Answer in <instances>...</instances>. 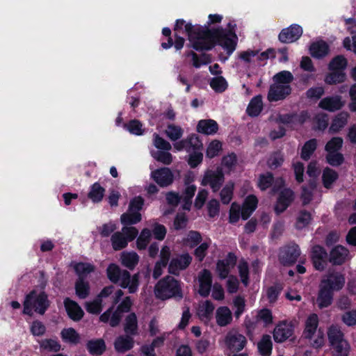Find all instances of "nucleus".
<instances>
[{"label":"nucleus","mask_w":356,"mask_h":356,"mask_svg":"<svg viewBox=\"0 0 356 356\" xmlns=\"http://www.w3.org/2000/svg\"><path fill=\"white\" fill-rule=\"evenodd\" d=\"M235 26V24H229V31L221 29L204 31L195 29L192 24H186L185 29L188 40L195 50H209L217 43L227 51L228 55H231L236 45L237 38L234 31Z\"/></svg>","instance_id":"obj_1"},{"label":"nucleus","mask_w":356,"mask_h":356,"mask_svg":"<svg viewBox=\"0 0 356 356\" xmlns=\"http://www.w3.org/2000/svg\"><path fill=\"white\" fill-rule=\"evenodd\" d=\"M327 337L334 355L348 356L350 346L339 327L330 326L327 331Z\"/></svg>","instance_id":"obj_2"},{"label":"nucleus","mask_w":356,"mask_h":356,"mask_svg":"<svg viewBox=\"0 0 356 356\" xmlns=\"http://www.w3.org/2000/svg\"><path fill=\"white\" fill-rule=\"evenodd\" d=\"M154 294L161 300L182 296L178 281L171 276H166L158 282L154 287Z\"/></svg>","instance_id":"obj_3"},{"label":"nucleus","mask_w":356,"mask_h":356,"mask_svg":"<svg viewBox=\"0 0 356 356\" xmlns=\"http://www.w3.org/2000/svg\"><path fill=\"white\" fill-rule=\"evenodd\" d=\"M49 305L47 296L44 293L33 291L25 298L23 313L31 316L34 310L40 314H44Z\"/></svg>","instance_id":"obj_4"},{"label":"nucleus","mask_w":356,"mask_h":356,"mask_svg":"<svg viewBox=\"0 0 356 356\" xmlns=\"http://www.w3.org/2000/svg\"><path fill=\"white\" fill-rule=\"evenodd\" d=\"M143 204L144 200L141 197L138 196L133 198L129 203L127 211L121 216V222L124 225L139 222L142 219L140 211L142 209Z\"/></svg>","instance_id":"obj_5"},{"label":"nucleus","mask_w":356,"mask_h":356,"mask_svg":"<svg viewBox=\"0 0 356 356\" xmlns=\"http://www.w3.org/2000/svg\"><path fill=\"white\" fill-rule=\"evenodd\" d=\"M345 282L346 280L343 274L332 270L323 276L320 284L333 291H337L343 287Z\"/></svg>","instance_id":"obj_6"},{"label":"nucleus","mask_w":356,"mask_h":356,"mask_svg":"<svg viewBox=\"0 0 356 356\" xmlns=\"http://www.w3.org/2000/svg\"><path fill=\"white\" fill-rule=\"evenodd\" d=\"M224 182V175L222 169L218 168L215 170H207L202 180V185H209L213 192H217Z\"/></svg>","instance_id":"obj_7"},{"label":"nucleus","mask_w":356,"mask_h":356,"mask_svg":"<svg viewBox=\"0 0 356 356\" xmlns=\"http://www.w3.org/2000/svg\"><path fill=\"white\" fill-rule=\"evenodd\" d=\"M192 257L188 253L178 255L170 261L168 271L177 275L181 270H185L190 265Z\"/></svg>","instance_id":"obj_8"},{"label":"nucleus","mask_w":356,"mask_h":356,"mask_svg":"<svg viewBox=\"0 0 356 356\" xmlns=\"http://www.w3.org/2000/svg\"><path fill=\"white\" fill-rule=\"evenodd\" d=\"M284 184V181L282 178H277L274 180L273 175L270 172L262 174L259 176L258 180V186L261 191H265L270 186H273L274 192L280 190Z\"/></svg>","instance_id":"obj_9"},{"label":"nucleus","mask_w":356,"mask_h":356,"mask_svg":"<svg viewBox=\"0 0 356 356\" xmlns=\"http://www.w3.org/2000/svg\"><path fill=\"white\" fill-rule=\"evenodd\" d=\"M236 257L234 254L229 253L223 259L216 264V272L220 279L227 277L230 270L235 266Z\"/></svg>","instance_id":"obj_10"},{"label":"nucleus","mask_w":356,"mask_h":356,"mask_svg":"<svg viewBox=\"0 0 356 356\" xmlns=\"http://www.w3.org/2000/svg\"><path fill=\"white\" fill-rule=\"evenodd\" d=\"M151 177L161 187H167L172 184L174 175L168 168H163L152 172Z\"/></svg>","instance_id":"obj_11"},{"label":"nucleus","mask_w":356,"mask_h":356,"mask_svg":"<svg viewBox=\"0 0 356 356\" xmlns=\"http://www.w3.org/2000/svg\"><path fill=\"white\" fill-rule=\"evenodd\" d=\"M294 200V193L289 188H283L279 193L275 211L277 213L284 211Z\"/></svg>","instance_id":"obj_12"},{"label":"nucleus","mask_w":356,"mask_h":356,"mask_svg":"<svg viewBox=\"0 0 356 356\" xmlns=\"http://www.w3.org/2000/svg\"><path fill=\"white\" fill-rule=\"evenodd\" d=\"M302 34V27L298 24H293L280 32L279 40L283 43H291L297 40Z\"/></svg>","instance_id":"obj_13"},{"label":"nucleus","mask_w":356,"mask_h":356,"mask_svg":"<svg viewBox=\"0 0 356 356\" xmlns=\"http://www.w3.org/2000/svg\"><path fill=\"white\" fill-rule=\"evenodd\" d=\"M225 343L230 350L239 351L245 347L246 339L236 331H230L225 337Z\"/></svg>","instance_id":"obj_14"},{"label":"nucleus","mask_w":356,"mask_h":356,"mask_svg":"<svg viewBox=\"0 0 356 356\" xmlns=\"http://www.w3.org/2000/svg\"><path fill=\"white\" fill-rule=\"evenodd\" d=\"M289 85H283L274 83L268 91V99L270 102H275L284 99L291 92Z\"/></svg>","instance_id":"obj_15"},{"label":"nucleus","mask_w":356,"mask_h":356,"mask_svg":"<svg viewBox=\"0 0 356 356\" xmlns=\"http://www.w3.org/2000/svg\"><path fill=\"white\" fill-rule=\"evenodd\" d=\"M198 293L203 297L209 295L212 284V275L209 270L204 269L198 274Z\"/></svg>","instance_id":"obj_16"},{"label":"nucleus","mask_w":356,"mask_h":356,"mask_svg":"<svg viewBox=\"0 0 356 356\" xmlns=\"http://www.w3.org/2000/svg\"><path fill=\"white\" fill-rule=\"evenodd\" d=\"M293 334V327L291 323L283 321L275 328L273 337L276 342L281 343L289 338Z\"/></svg>","instance_id":"obj_17"},{"label":"nucleus","mask_w":356,"mask_h":356,"mask_svg":"<svg viewBox=\"0 0 356 356\" xmlns=\"http://www.w3.org/2000/svg\"><path fill=\"white\" fill-rule=\"evenodd\" d=\"M300 254V252L298 245L291 244L281 252L280 259L284 265H289L296 262Z\"/></svg>","instance_id":"obj_18"},{"label":"nucleus","mask_w":356,"mask_h":356,"mask_svg":"<svg viewBox=\"0 0 356 356\" xmlns=\"http://www.w3.org/2000/svg\"><path fill=\"white\" fill-rule=\"evenodd\" d=\"M118 284L121 287L128 289L129 293H134L137 291L139 284L138 275L135 274L131 276L128 271L124 272Z\"/></svg>","instance_id":"obj_19"},{"label":"nucleus","mask_w":356,"mask_h":356,"mask_svg":"<svg viewBox=\"0 0 356 356\" xmlns=\"http://www.w3.org/2000/svg\"><path fill=\"white\" fill-rule=\"evenodd\" d=\"M318 105L319 107L324 110L334 112L341 108L344 103L341 99V97L337 95L323 98L321 100Z\"/></svg>","instance_id":"obj_20"},{"label":"nucleus","mask_w":356,"mask_h":356,"mask_svg":"<svg viewBox=\"0 0 356 356\" xmlns=\"http://www.w3.org/2000/svg\"><path fill=\"white\" fill-rule=\"evenodd\" d=\"M334 291L329 289V288L319 284V291L316 302L320 308L327 307L330 306L333 300Z\"/></svg>","instance_id":"obj_21"},{"label":"nucleus","mask_w":356,"mask_h":356,"mask_svg":"<svg viewBox=\"0 0 356 356\" xmlns=\"http://www.w3.org/2000/svg\"><path fill=\"white\" fill-rule=\"evenodd\" d=\"M64 305L69 317L74 321L81 320L83 316V311L81 307L70 298H65Z\"/></svg>","instance_id":"obj_22"},{"label":"nucleus","mask_w":356,"mask_h":356,"mask_svg":"<svg viewBox=\"0 0 356 356\" xmlns=\"http://www.w3.org/2000/svg\"><path fill=\"white\" fill-rule=\"evenodd\" d=\"M218 131V123L211 119L201 120L197 125V131L204 135H214Z\"/></svg>","instance_id":"obj_23"},{"label":"nucleus","mask_w":356,"mask_h":356,"mask_svg":"<svg viewBox=\"0 0 356 356\" xmlns=\"http://www.w3.org/2000/svg\"><path fill=\"white\" fill-rule=\"evenodd\" d=\"M318 317L316 314L309 315L305 321L303 335L305 338H312L314 334L318 332Z\"/></svg>","instance_id":"obj_24"},{"label":"nucleus","mask_w":356,"mask_h":356,"mask_svg":"<svg viewBox=\"0 0 356 356\" xmlns=\"http://www.w3.org/2000/svg\"><path fill=\"white\" fill-rule=\"evenodd\" d=\"M348 258V250L341 245L336 246L330 252V260L334 264L340 265L345 262Z\"/></svg>","instance_id":"obj_25"},{"label":"nucleus","mask_w":356,"mask_h":356,"mask_svg":"<svg viewBox=\"0 0 356 356\" xmlns=\"http://www.w3.org/2000/svg\"><path fill=\"white\" fill-rule=\"evenodd\" d=\"M258 204L257 198L254 195L248 196L242 207L241 217L243 220L248 219L256 209Z\"/></svg>","instance_id":"obj_26"},{"label":"nucleus","mask_w":356,"mask_h":356,"mask_svg":"<svg viewBox=\"0 0 356 356\" xmlns=\"http://www.w3.org/2000/svg\"><path fill=\"white\" fill-rule=\"evenodd\" d=\"M217 324L220 327L229 325L232 321V314L227 307H220L216 312Z\"/></svg>","instance_id":"obj_27"},{"label":"nucleus","mask_w":356,"mask_h":356,"mask_svg":"<svg viewBox=\"0 0 356 356\" xmlns=\"http://www.w3.org/2000/svg\"><path fill=\"white\" fill-rule=\"evenodd\" d=\"M113 306L103 313L100 316L99 319L102 322L109 323L111 326L115 327L119 324L122 316L118 309L113 312Z\"/></svg>","instance_id":"obj_28"},{"label":"nucleus","mask_w":356,"mask_h":356,"mask_svg":"<svg viewBox=\"0 0 356 356\" xmlns=\"http://www.w3.org/2000/svg\"><path fill=\"white\" fill-rule=\"evenodd\" d=\"M309 51L313 57L320 58L328 54L329 47L325 42L320 40L311 44Z\"/></svg>","instance_id":"obj_29"},{"label":"nucleus","mask_w":356,"mask_h":356,"mask_svg":"<svg viewBox=\"0 0 356 356\" xmlns=\"http://www.w3.org/2000/svg\"><path fill=\"white\" fill-rule=\"evenodd\" d=\"M114 346L116 351L124 353L134 346L133 338L130 336H120L116 339Z\"/></svg>","instance_id":"obj_30"},{"label":"nucleus","mask_w":356,"mask_h":356,"mask_svg":"<svg viewBox=\"0 0 356 356\" xmlns=\"http://www.w3.org/2000/svg\"><path fill=\"white\" fill-rule=\"evenodd\" d=\"M60 337L64 342L74 345L79 343L81 339L79 334L72 327L62 330Z\"/></svg>","instance_id":"obj_31"},{"label":"nucleus","mask_w":356,"mask_h":356,"mask_svg":"<svg viewBox=\"0 0 356 356\" xmlns=\"http://www.w3.org/2000/svg\"><path fill=\"white\" fill-rule=\"evenodd\" d=\"M120 259L122 264L129 269L134 268L139 261V257L135 252H123Z\"/></svg>","instance_id":"obj_32"},{"label":"nucleus","mask_w":356,"mask_h":356,"mask_svg":"<svg viewBox=\"0 0 356 356\" xmlns=\"http://www.w3.org/2000/svg\"><path fill=\"white\" fill-rule=\"evenodd\" d=\"M262 108L263 102L261 96L257 95L251 99L248 106L246 111L248 115L255 117L259 115Z\"/></svg>","instance_id":"obj_33"},{"label":"nucleus","mask_w":356,"mask_h":356,"mask_svg":"<svg viewBox=\"0 0 356 356\" xmlns=\"http://www.w3.org/2000/svg\"><path fill=\"white\" fill-rule=\"evenodd\" d=\"M124 332L129 335H135L138 330V321L136 315L131 313L127 316L124 323Z\"/></svg>","instance_id":"obj_34"},{"label":"nucleus","mask_w":356,"mask_h":356,"mask_svg":"<svg viewBox=\"0 0 356 356\" xmlns=\"http://www.w3.org/2000/svg\"><path fill=\"white\" fill-rule=\"evenodd\" d=\"M213 310L214 306L212 302L207 300L199 305L197 309V315L201 320L208 321L210 319Z\"/></svg>","instance_id":"obj_35"},{"label":"nucleus","mask_w":356,"mask_h":356,"mask_svg":"<svg viewBox=\"0 0 356 356\" xmlns=\"http://www.w3.org/2000/svg\"><path fill=\"white\" fill-rule=\"evenodd\" d=\"M127 271L126 270H121L115 264H110L106 270L108 279L114 284H118L122 280L123 273Z\"/></svg>","instance_id":"obj_36"},{"label":"nucleus","mask_w":356,"mask_h":356,"mask_svg":"<svg viewBox=\"0 0 356 356\" xmlns=\"http://www.w3.org/2000/svg\"><path fill=\"white\" fill-rule=\"evenodd\" d=\"M255 57H257V59L259 60H264L268 59V56L266 52H262L259 54V52L257 51H253L250 49L243 51L239 54V58L246 63L252 62L253 60V58Z\"/></svg>","instance_id":"obj_37"},{"label":"nucleus","mask_w":356,"mask_h":356,"mask_svg":"<svg viewBox=\"0 0 356 356\" xmlns=\"http://www.w3.org/2000/svg\"><path fill=\"white\" fill-rule=\"evenodd\" d=\"M349 114L346 112H341L339 113L334 119L330 129L333 132H338L340 131L348 122Z\"/></svg>","instance_id":"obj_38"},{"label":"nucleus","mask_w":356,"mask_h":356,"mask_svg":"<svg viewBox=\"0 0 356 356\" xmlns=\"http://www.w3.org/2000/svg\"><path fill=\"white\" fill-rule=\"evenodd\" d=\"M165 133L170 140L176 141L182 137L184 130L180 126L170 124L167 126Z\"/></svg>","instance_id":"obj_39"},{"label":"nucleus","mask_w":356,"mask_h":356,"mask_svg":"<svg viewBox=\"0 0 356 356\" xmlns=\"http://www.w3.org/2000/svg\"><path fill=\"white\" fill-rule=\"evenodd\" d=\"M112 247L115 250H120L125 247L128 244L127 239L123 235L121 232H117L114 233L111 236Z\"/></svg>","instance_id":"obj_40"},{"label":"nucleus","mask_w":356,"mask_h":356,"mask_svg":"<svg viewBox=\"0 0 356 356\" xmlns=\"http://www.w3.org/2000/svg\"><path fill=\"white\" fill-rule=\"evenodd\" d=\"M87 348L91 354L99 355L105 350L106 346L104 340L97 339L88 341Z\"/></svg>","instance_id":"obj_41"},{"label":"nucleus","mask_w":356,"mask_h":356,"mask_svg":"<svg viewBox=\"0 0 356 356\" xmlns=\"http://www.w3.org/2000/svg\"><path fill=\"white\" fill-rule=\"evenodd\" d=\"M74 270L79 277L83 278L95 270V266L90 263L80 262L74 265Z\"/></svg>","instance_id":"obj_42"},{"label":"nucleus","mask_w":356,"mask_h":356,"mask_svg":"<svg viewBox=\"0 0 356 356\" xmlns=\"http://www.w3.org/2000/svg\"><path fill=\"white\" fill-rule=\"evenodd\" d=\"M312 221V215L307 211H301L297 216L295 226L298 229L306 227Z\"/></svg>","instance_id":"obj_43"},{"label":"nucleus","mask_w":356,"mask_h":356,"mask_svg":"<svg viewBox=\"0 0 356 356\" xmlns=\"http://www.w3.org/2000/svg\"><path fill=\"white\" fill-rule=\"evenodd\" d=\"M152 238L151 231L147 229H143L136 241V247L138 250H145L149 244Z\"/></svg>","instance_id":"obj_44"},{"label":"nucleus","mask_w":356,"mask_h":356,"mask_svg":"<svg viewBox=\"0 0 356 356\" xmlns=\"http://www.w3.org/2000/svg\"><path fill=\"white\" fill-rule=\"evenodd\" d=\"M76 294L79 298H86L90 291V286L88 282L84 281L83 278H79L75 284Z\"/></svg>","instance_id":"obj_45"},{"label":"nucleus","mask_w":356,"mask_h":356,"mask_svg":"<svg viewBox=\"0 0 356 356\" xmlns=\"http://www.w3.org/2000/svg\"><path fill=\"white\" fill-rule=\"evenodd\" d=\"M234 188V184L233 182L229 181L226 184V185L223 187L220 193V197L221 202L225 204H229L233 196V191Z\"/></svg>","instance_id":"obj_46"},{"label":"nucleus","mask_w":356,"mask_h":356,"mask_svg":"<svg viewBox=\"0 0 356 356\" xmlns=\"http://www.w3.org/2000/svg\"><path fill=\"white\" fill-rule=\"evenodd\" d=\"M325 78V82L327 84H337L343 82L346 80V74L343 71L332 70Z\"/></svg>","instance_id":"obj_47"},{"label":"nucleus","mask_w":356,"mask_h":356,"mask_svg":"<svg viewBox=\"0 0 356 356\" xmlns=\"http://www.w3.org/2000/svg\"><path fill=\"white\" fill-rule=\"evenodd\" d=\"M104 191V188L98 183H95L88 193V197L94 202H99L102 200Z\"/></svg>","instance_id":"obj_48"},{"label":"nucleus","mask_w":356,"mask_h":356,"mask_svg":"<svg viewBox=\"0 0 356 356\" xmlns=\"http://www.w3.org/2000/svg\"><path fill=\"white\" fill-rule=\"evenodd\" d=\"M317 141L316 139H311L305 143L302 148L301 157L304 160H308L316 149Z\"/></svg>","instance_id":"obj_49"},{"label":"nucleus","mask_w":356,"mask_h":356,"mask_svg":"<svg viewBox=\"0 0 356 356\" xmlns=\"http://www.w3.org/2000/svg\"><path fill=\"white\" fill-rule=\"evenodd\" d=\"M40 348L49 352H58L61 348L60 343L55 339H46L40 343Z\"/></svg>","instance_id":"obj_50"},{"label":"nucleus","mask_w":356,"mask_h":356,"mask_svg":"<svg viewBox=\"0 0 356 356\" xmlns=\"http://www.w3.org/2000/svg\"><path fill=\"white\" fill-rule=\"evenodd\" d=\"M202 241V236L200 234L195 231H190L186 237L184 239L185 245L190 248H193Z\"/></svg>","instance_id":"obj_51"},{"label":"nucleus","mask_w":356,"mask_h":356,"mask_svg":"<svg viewBox=\"0 0 356 356\" xmlns=\"http://www.w3.org/2000/svg\"><path fill=\"white\" fill-rule=\"evenodd\" d=\"M293 79V76L289 71H282L276 74L273 77L275 83L283 85H289Z\"/></svg>","instance_id":"obj_52"},{"label":"nucleus","mask_w":356,"mask_h":356,"mask_svg":"<svg viewBox=\"0 0 356 356\" xmlns=\"http://www.w3.org/2000/svg\"><path fill=\"white\" fill-rule=\"evenodd\" d=\"M258 348L261 354L266 355L271 352L272 341L269 335H265L258 343Z\"/></svg>","instance_id":"obj_53"},{"label":"nucleus","mask_w":356,"mask_h":356,"mask_svg":"<svg viewBox=\"0 0 356 356\" xmlns=\"http://www.w3.org/2000/svg\"><path fill=\"white\" fill-rule=\"evenodd\" d=\"M347 65L346 59L342 56L334 58L329 64L330 70L343 71Z\"/></svg>","instance_id":"obj_54"},{"label":"nucleus","mask_w":356,"mask_h":356,"mask_svg":"<svg viewBox=\"0 0 356 356\" xmlns=\"http://www.w3.org/2000/svg\"><path fill=\"white\" fill-rule=\"evenodd\" d=\"M342 145L343 139L341 138L334 137L327 143L325 149L327 153L337 152L341 148Z\"/></svg>","instance_id":"obj_55"},{"label":"nucleus","mask_w":356,"mask_h":356,"mask_svg":"<svg viewBox=\"0 0 356 356\" xmlns=\"http://www.w3.org/2000/svg\"><path fill=\"white\" fill-rule=\"evenodd\" d=\"M210 86L215 91L222 92L227 88V83L222 76H216L211 80Z\"/></svg>","instance_id":"obj_56"},{"label":"nucleus","mask_w":356,"mask_h":356,"mask_svg":"<svg viewBox=\"0 0 356 356\" xmlns=\"http://www.w3.org/2000/svg\"><path fill=\"white\" fill-rule=\"evenodd\" d=\"M222 149V143L218 140H212L207 149V156L213 158L217 156Z\"/></svg>","instance_id":"obj_57"},{"label":"nucleus","mask_w":356,"mask_h":356,"mask_svg":"<svg viewBox=\"0 0 356 356\" xmlns=\"http://www.w3.org/2000/svg\"><path fill=\"white\" fill-rule=\"evenodd\" d=\"M337 173L330 168H325L323 173V184L326 188H329L331 184L337 179Z\"/></svg>","instance_id":"obj_58"},{"label":"nucleus","mask_w":356,"mask_h":356,"mask_svg":"<svg viewBox=\"0 0 356 356\" xmlns=\"http://www.w3.org/2000/svg\"><path fill=\"white\" fill-rule=\"evenodd\" d=\"M210 245L211 240L209 239L200 243V245L195 250L194 254L198 261H202L204 259Z\"/></svg>","instance_id":"obj_59"},{"label":"nucleus","mask_w":356,"mask_h":356,"mask_svg":"<svg viewBox=\"0 0 356 356\" xmlns=\"http://www.w3.org/2000/svg\"><path fill=\"white\" fill-rule=\"evenodd\" d=\"M185 140L186 142H187V146L188 149V152L198 151L202 147V143L199 140V138L195 134L189 136Z\"/></svg>","instance_id":"obj_60"},{"label":"nucleus","mask_w":356,"mask_h":356,"mask_svg":"<svg viewBox=\"0 0 356 356\" xmlns=\"http://www.w3.org/2000/svg\"><path fill=\"white\" fill-rule=\"evenodd\" d=\"M241 209L242 208L236 202L232 204L229 215V221L230 223H236L239 220L240 216H241Z\"/></svg>","instance_id":"obj_61"},{"label":"nucleus","mask_w":356,"mask_h":356,"mask_svg":"<svg viewBox=\"0 0 356 356\" xmlns=\"http://www.w3.org/2000/svg\"><path fill=\"white\" fill-rule=\"evenodd\" d=\"M152 155L156 161L165 165H169L172 161V156L168 151H158Z\"/></svg>","instance_id":"obj_62"},{"label":"nucleus","mask_w":356,"mask_h":356,"mask_svg":"<svg viewBox=\"0 0 356 356\" xmlns=\"http://www.w3.org/2000/svg\"><path fill=\"white\" fill-rule=\"evenodd\" d=\"M326 161L332 166H338L343 162V156L339 152L327 153L326 155Z\"/></svg>","instance_id":"obj_63"},{"label":"nucleus","mask_w":356,"mask_h":356,"mask_svg":"<svg viewBox=\"0 0 356 356\" xmlns=\"http://www.w3.org/2000/svg\"><path fill=\"white\" fill-rule=\"evenodd\" d=\"M125 127L132 134L140 136L143 134V125L138 120H131Z\"/></svg>","instance_id":"obj_64"}]
</instances>
